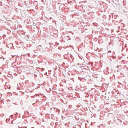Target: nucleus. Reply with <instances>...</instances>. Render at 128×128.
Wrapping results in <instances>:
<instances>
[{
  "instance_id": "6",
  "label": "nucleus",
  "mask_w": 128,
  "mask_h": 128,
  "mask_svg": "<svg viewBox=\"0 0 128 128\" xmlns=\"http://www.w3.org/2000/svg\"><path fill=\"white\" fill-rule=\"evenodd\" d=\"M110 52H112V51H110Z\"/></svg>"
},
{
  "instance_id": "2",
  "label": "nucleus",
  "mask_w": 128,
  "mask_h": 128,
  "mask_svg": "<svg viewBox=\"0 0 128 128\" xmlns=\"http://www.w3.org/2000/svg\"><path fill=\"white\" fill-rule=\"evenodd\" d=\"M10 118H12H12H14V115L11 116Z\"/></svg>"
},
{
  "instance_id": "5",
  "label": "nucleus",
  "mask_w": 128,
  "mask_h": 128,
  "mask_svg": "<svg viewBox=\"0 0 128 128\" xmlns=\"http://www.w3.org/2000/svg\"><path fill=\"white\" fill-rule=\"evenodd\" d=\"M36 78H38V76H36Z\"/></svg>"
},
{
  "instance_id": "1",
  "label": "nucleus",
  "mask_w": 128,
  "mask_h": 128,
  "mask_svg": "<svg viewBox=\"0 0 128 128\" xmlns=\"http://www.w3.org/2000/svg\"><path fill=\"white\" fill-rule=\"evenodd\" d=\"M37 50H40V52H42V46L40 45L39 46H38Z\"/></svg>"
},
{
  "instance_id": "7",
  "label": "nucleus",
  "mask_w": 128,
  "mask_h": 128,
  "mask_svg": "<svg viewBox=\"0 0 128 128\" xmlns=\"http://www.w3.org/2000/svg\"><path fill=\"white\" fill-rule=\"evenodd\" d=\"M34 104H33V106H34Z\"/></svg>"
},
{
  "instance_id": "3",
  "label": "nucleus",
  "mask_w": 128,
  "mask_h": 128,
  "mask_svg": "<svg viewBox=\"0 0 128 128\" xmlns=\"http://www.w3.org/2000/svg\"><path fill=\"white\" fill-rule=\"evenodd\" d=\"M124 60H123V61H122V64H124Z\"/></svg>"
},
{
  "instance_id": "4",
  "label": "nucleus",
  "mask_w": 128,
  "mask_h": 128,
  "mask_svg": "<svg viewBox=\"0 0 128 128\" xmlns=\"http://www.w3.org/2000/svg\"><path fill=\"white\" fill-rule=\"evenodd\" d=\"M12 56V58H15L16 56Z\"/></svg>"
}]
</instances>
